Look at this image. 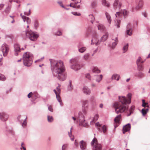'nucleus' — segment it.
I'll return each mask as SVG.
<instances>
[{"label": "nucleus", "mask_w": 150, "mask_h": 150, "mask_svg": "<svg viewBox=\"0 0 150 150\" xmlns=\"http://www.w3.org/2000/svg\"><path fill=\"white\" fill-rule=\"evenodd\" d=\"M30 10L29 9V11H28V12H25L24 13V14L25 15H27V16H28L29 15L30 13Z\"/></svg>", "instance_id": "obj_49"}, {"label": "nucleus", "mask_w": 150, "mask_h": 150, "mask_svg": "<svg viewBox=\"0 0 150 150\" xmlns=\"http://www.w3.org/2000/svg\"><path fill=\"white\" fill-rule=\"evenodd\" d=\"M128 47V44L124 45L123 48V52L124 53L126 52L127 50Z\"/></svg>", "instance_id": "obj_32"}, {"label": "nucleus", "mask_w": 150, "mask_h": 150, "mask_svg": "<svg viewBox=\"0 0 150 150\" xmlns=\"http://www.w3.org/2000/svg\"><path fill=\"white\" fill-rule=\"evenodd\" d=\"M79 117V121L80 122V125L84 127H86L87 126V123L86 121L85 120H83V121L82 120L80 121L81 119H80V116Z\"/></svg>", "instance_id": "obj_16"}, {"label": "nucleus", "mask_w": 150, "mask_h": 150, "mask_svg": "<svg viewBox=\"0 0 150 150\" xmlns=\"http://www.w3.org/2000/svg\"><path fill=\"white\" fill-rule=\"evenodd\" d=\"M47 120L49 122H51L53 121V119L52 116L48 115L47 116Z\"/></svg>", "instance_id": "obj_36"}, {"label": "nucleus", "mask_w": 150, "mask_h": 150, "mask_svg": "<svg viewBox=\"0 0 150 150\" xmlns=\"http://www.w3.org/2000/svg\"><path fill=\"white\" fill-rule=\"evenodd\" d=\"M51 62L52 69L54 70L57 74L58 79L61 81L64 80L66 78L65 68L62 62L52 60Z\"/></svg>", "instance_id": "obj_2"}, {"label": "nucleus", "mask_w": 150, "mask_h": 150, "mask_svg": "<svg viewBox=\"0 0 150 150\" xmlns=\"http://www.w3.org/2000/svg\"><path fill=\"white\" fill-rule=\"evenodd\" d=\"M91 145L93 146V150H101L102 146L101 145L97 143V140L94 138L91 142Z\"/></svg>", "instance_id": "obj_5"}, {"label": "nucleus", "mask_w": 150, "mask_h": 150, "mask_svg": "<svg viewBox=\"0 0 150 150\" xmlns=\"http://www.w3.org/2000/svg\"><path fill=\"white\" fill-rule=\"evenodd\" d=\"M102 3L103 5L107 7H109L110 6L109 3L107 2L105 0H102Z\"/></svg>", "instance_id": "obj_26"}, {"label": "nucleus", "mask_w": 150, "mask_h": 150, "mask_svg": "<svg viewBox=\"0 0 150 150\" xmlns=\"http://www.w3.org/2000/svg\"><path fill=\"white\" fill-rule=\"evenodd\" d=\"M26 35L30 40L32 41L36 40L39 36L36 33L28 30L26 31Z\"/></svg>", "instance_id": "obj_4"}, {"label": "nucleus", "mask_w": 150, "mask_h": 150, "mask_svg": "<svg viewBox=\"0 0 150 150\" xmlns=\"http://www.w3.org/2000/svg\"><path fill=\"white\" fill-rule=\"evenodd\" d=\"M4 5L3 4L0 5V10L3 7Z\"/></svg>", "instance_id": "obj_62"}, {"label": "nucleus", "mask_w": 150, "mask_h": 150, "mask_svg": "<svg viewBox=\"0 0 150 150\" xmlns=\"http://www.w3.org/2000/svg\"><path fill=\"white\" fill-rule=\"evenodd\" d=\"M33 95V93L32 92H30V93H29L28 95V98H30L31 96H32Z\"/></svg>", "instance_id": "obj_58"}, {"label": "nucleus", "mask_w": 150, "mask_h": 150, "mask_svg": "<svg viewBox=\"0 0 150 150\" xmlns=\"http://www.w3.org/2000/svg\"><path fill=\"white\" fill-rule=\"evenodd\" d=\"M14 48L15 52H20V45L17 44H16L14 45Z\"/></svg>", "instance_id": "obj_19"}, {"label": "nucleus", "mask_w": 150, "mask_h": 150, "mask_svg": "<svg viewBox=\"0 0 150 150\" xmlns=\"http://www.w3.org/2000/svg\"><path fill=\"white\" fill-rule=\"evenodd\" d=\"M88 101L87 100H83L82 102V108L83 109H85V108H87L88 106Z\"/></svg>", "instance_id": "obj_20"}, {"label": "nucleus", "mask_w": 150, "mask_h": 150, "mask_svg": "<svg viewBox=\"0 0 150 150\" xmlns=\"http://www.w3.org/2000/svg\"><path fill=\"white\" fill-rule=\"evenodd\" d=\"M131 94L129 93L127 95V99L125 96L119 97L120 102H115L113 105L116 113H122L128 110V106L126 104L131 103Z\"/></svg>", "instance_id": "obj_1"}, {"label": "nucleus", "mask_w": 150, "mask_h": 150, "mask_svg": "<svg viewBox=\"0 0 150 150\" xmlns=\"http://www.w3.org/2000/svg\"><path fill=\"white\" fill-rule=\"evenodd\" d=\"M67 145L65 144L63 145L62 146V150H66V149L67 148Z\"/></svg>", "instance_id": "obj_46"}, {"label": "nucleus", "mask_w": 150, "mask_h": 150, "mask_svg": "<svg viewBox=\"0 0 150 150\" xmlns=\"http://www.w3.org/2000/svg\"><path fill=\"white\" fill-rule=\"evenodd\" d=\"M86 50V48L85 47H82L81 48H79V52L81 53H83Z\"/></svg>", "instance_id": "obj_35"}, {"label": "nucleus", "mask_w": 150, "mask_h": 150, "mask_svg": "<svg viewBox=\"0 0 150 150\" xmlns=\"http://www.w3.org/2000/svg\"><path fill=\"white\" fill-rule=\"evenodd\" d=\"M71 62L72 64H73L71 66V68L75 70H78L80 69L82 67V66L80 65L74 59L71 60Z\"/></svg>", "instance_id": "obj_6"}, {"label": "nucleus", "mask_w": 150, "mask_h": 150, "mask_svg": "<svg viewBox=\"0 0 150 150\" xmlns=\"http://www.w3.org/2000/svg\"><path fill=\"white\" fill-rule=\"evenodd\" d=\"M33 57L30 52H27L23 55V60L24 65L27 66H30L33 62Z\"/></svg>", "instance_id": "obj_3"}, {"label": "nucleus", "mask_w": 150, "mask_h": 150, "mask_svg": "<svg viewBox=\"0 0 150 150\" xmlns=\"http://www.w3.org/2000/svg\"><path fill=\"white\" fill-rule=\"evenodd\" d=\"M119 0H115L114 3L113 4V6L115 9H116L118 7L119 8L121 7L122 4L120 3L118 5Z\"/></svg>", "instance_id": "obj_13"}, {"label": "nucleus", "mask_w": 150, "mask_h": 150, "mask_svg": "<svg viewBox=\"0 0 150 150\" xmlns=\"http://www.w3.org/2000/svg\"><path fill=\"white\" fill-rule=\"evenodd\" d=\"M89 57V54H86L83 56V58L84 60L87 61L88 60Z\"/></svg>", "instance_id": "obj_31"}, {"label": "nucleus", "mask_w": 150, "mask_h": 150, "mask_svg": "<svg viewBox=\"0 0 150 150\" xmlns=\"http://www.w3.org/2000/svg\"><path fill=\"white\" fill-rule=\"evenodd\" d=\"M120 78V76L117 74H114L112 77V79H115L117 81H118Z\"/></svg>", "instance_id": "obj_18"}, {"label": "nucleus", "mask_w": 150, "mask_h": 150, "mask_svg": "<svg viewBox=\"0 0 150 150\" xmlns=\"http://www.w3.org/2000/svg\"><path fill=\"white\" fill-rule=\"evenodd\" d=\"M4 56H6L9 51V48L6 44H3L1 47V49Z\"/></svg>", "instance_id": "obj_8"}, {"label": "nucleus", "mask_w": 150, "mask_h": 150, "mask_svg": "<svg viewBox=\"0 0 150 150\" xmlns=\"http://www.w3.org/2000/svg\"><path fill=\"white\" fill-rule=\"evenodd\" d=\"M106 16L107 17V18L108 21L109 23L110 24V23L111 22V17L110 15L107 13H105Z\"/></svg>", "instance_id": "obj_30"}, {"label": "nucleus", "mask_w": 150, "mask_h": 150, "mask_svg": "<svg viewBox=\"0 0 150 150\" xmlns=\"http://www.w3.org/2000/svg\"><path fill=\"white\" fill-rule=\"evenodd\" d=\"M121 14V13L120 12H117V14L115 15L116 17H117V16H119Z\"/></svg>", "instance_id": "obj_61"}, {"label": "nucleus", "mask_w": 150, "mask_h": 150, "mask_svg": "<svg viewBox=\"0 0 150 150\" xmlns=\"http://www.w3.org/2000/svg\"><path fill=\"white\" fill-rule=\"evenodd\" d=\"M60 85H59L57 87L56 90H54V91L56 94V97L58 101L60 103L61 102V99L59 94L61 93V89H60Z\"/></svg>", "instance_id": "obj_7"}, {"label": "nucleus", "mask_w": 150, "mask_h": 150, "mask_svg": "<svg viewBox=\"0 0 150 150\" xmlns=\"http://www.w3.org/2000/svg\"><path fill=\"white\" fill-rule=\"evenodd\" d=\"M143 6V2L142 1H139L138 6H137L135 8L137 10H138L141 8Z\"/></svg>", "instance_id": "obj_27"}, {"label": "nucleus", "mask_w": 150, "mask_h": 150, "mask_svg": "<svg viewBox=\"0 0 150 150\" xmlns=\"http://www.w3.org/2000/svg\"><path fill=\"white\" fill-rule=\"evenodd\" d=\"M139 59L137 62V64L138 66V69L139 71H142L143 69V67L142 64L139 63Z\"/></svg>", "instance_id": "obj_21"}, {"label": "nucleus", "mask_w": 150, "mask_h": 150, "mask_svg": "<svg viewBox=\"0 0 150 150\" xmlns=\"http://www.w3.org/2000/svg\"><path fill=\"white\" fill-rule=\"evenodd\" d=\"M24 144L23 143H22L21 145V150H22V149H23V150H26L25 148L23 146V145Z\"/></svg>", "instance_id": "obj_55"}, {"label": "nucleus", "mask_w": 150, "mask_h": 150, "mask_svg": "<svg viewBox=\"0 0 150 150\" xmlns=\"http://www.w3.org/2000/svg\"><path fill=\"white\" fill-rule=\"evenodd\" d=\"M122 13L124 16H125L127 15L128 14V12L126 10H124L122 11Z\"/></svg>", "instance_id": "obj_42"}, {"label": "nucleus", "mask_w": 150, "mask_h": 150, "mask_svg": "<svg viewBox=\"0 0 150 150\" xmlns=\"http://www.w3.org/2000/svg\"><path fill=\"white\" fill-rule=\"evenodd\" d=\"M142 113L143 115H145L147 113V112L144 109H142Z\"/></svg>", "instance_id": "obj_47"}, {"label": "nucleus", "mask_w": 150, "mask_h": 150, "mask_svg": "<svg viewBox=\"0 0 150 150\" xmlns=\"http://www.w3.org/2000/svg\"><path fill=\"white\" fill-rule=\"evenodd\" d=\"M120 20H117V23L116 24V25H117V27L119 28L120 27Z\"/></svg>", "instance_id": "obj_45"}, {"label": "nucleus", "mask_w": 150, "mask_h": 150, "mask_svg": "<svg viewBox=\"0 0 150 150\" xmlns=\"http://www.w3.org/2000/svg\"><path fill=\"white\" fill-rule=\"evenodd\" d=\"M134 106H132L129 109V114L127 115L128 116H129L132 113L133 111L134 110Z\"/></svg>", "instance_id": "obj_34"}, {"label": "nucleus", "mask_w": 150, "mask_h": 150, "mask_svg": "<svg viewBox=\"0 0 150 150\" xmlns=\"http://www.w3.org/2000/svg\"><path fill=\"white\" fill-rule=\"evenodd\" d=\"M99 117V116L98 115L96 114L93 118L92 121L91 122V125H92L94 124L96 122V121L97 120Z\"/></svg>", "instance_id": "obj_17"}, {"label": "nucleus", "mask_w": 150, "mask_h": 150, "mask_svg": "<svg viewBox=\"0 0 150 150\" xmlns=\"http://www.w3.org/2000/svg\"><path fill=\"white\" fill-rule=\"evenodd\" d=\"M2 63L1 61V59L0 58V66L2 65Z\"/></svg>", "instance_id": "obj_63"}, {"label": "nucleus", "mask_w": 150, "mask_h": 150, "mask_svg": "<svg viewBox=\"0 0 150 150\" xmlns=\"http://www.w3.org/2000/svg\"><path fill=\"white\" fill-rule=\"evenodd\" d=\"M142 101H143V104L142 105V106L143 107H145L146 106V105L147 104V103H145L144 102V100H143Z\"/></svg>", "instance_id": "obj_54"}, {"label": "nucleus", "mask_w": 150, "mask_h": 150, "mask_svg": "<svg viewBox=\"0 0 150 150\" xmlns=\"http://www.w3.org/2000/svg\"><path fill=\"white\" fill-rule=\"evenodd\" d=\"M96 78V81L97 82H99L103 78V76L101 75L100 76H95Z\"/></svg>", "instance_id": "obj_24"}, {"label": "nucleus", "mask_w": 150, "mask_h": 150, "mask_svg": "<svg viewBox=\"0 0 150 150\" xmlns=\"http://www.w3.org/2000/svg\"><path fill=\"white\" fill-rule=\"evenodd\" d=\"M8 115L5 113H0V118L2 121H6L8 119Z\"/></svg>", "instance_id": "obj_10"}, {"label": "nucleus", "mask_w": 150, "mask_h": 150, "mask_svg": "<svg viewBox=\"0 0 150 150\" xmlns=\"http://www.w3.org/2000/svg\"><path fill=\"white\" fill-rule=\"evenodd\" d=\"M83 91V93L86 94H89L91 93L90 90L87 86L84 87Z\"/></svg>", "instance_id": "obj_15"}, {"label": "nucleus", "mask_w": 150, "mask_h": 150, "mask_svg": "<svg viewBox=\"0 0 150 150\" xmlns=\"http://www.w3.org/2000/svg\"><path fill=\"white\" fill-rule=\"evenodd\" d=\"M139 60V63H141V64L143 63L144 61H143L142 59L140 57H138V58L137 60V62L138 60Z\"/></svg>", "instance_id": "obj_39"}, {"label": "nucleus", "mask_w": 150, "mask_h": 150, "mask_svg": "<svg viewBox=\"0 0 150 150\" xmlns=\"http://www.w3.org/2000/svg\"><path fill=\"white\" fill-rule=\"evenodd\" d=\"M55 35H62V33L60 31H58L56 33Z\"/></svg>", "instance_id": "obj_52"}, {"label": "nucleus", "mask_w": 150, "mask_h": 150, "mask_svg": "<svg viewBox=\"0 0 150 150\" xmlns=\"http://www.w3.org/2000/svg\"><path fill=\"white\" fill-rule=\"evenodd\" d=\"M26 121H24L23 123L22 126L23 127H24L26 126Z\"/></svg>", "instance_id": "obj_59"}, {"label": "nucleus", "mask_w": 150, "mask_h": 150, "mask_svg": "<svg viewBox=\"0 0 150 150\" xmlns=\"http://www.w3.org/2000/svg\"><path fill=\"white\" fill-rule=\"evenodd\" d=\"M69 6H70L71 7H72L73 8H74L76 7L75 6V3L74 4L71 3L69 5Z\"/></svg>", "instance_id": "obj_56"}, {"label": "nucleus", "mask_w": 150, "mask_h": 150, "mask_svg": "<svg viewBox=\"0 0 150 150\" xmlns=\"http://www.w3.org/2000/svg\"><path fill=\"white\" fill-rule=\"evenodd\" d=\"M132 29H128L127 30V35H131L132 34Z\"/></svg>", "instance_id": "obj_37"}, {"label": "nucleus", "mask_w": 150, "mask_h": 150, "mask_svg": "<svg viewBox=\"0 0 150 150\" xmlns=\"http://www.w3.org/2000/svg\"><path fill=\"white\" fill-rule=\"evenodd\" d=\"M21 16L23 19L24 22L26 21L27 23L28 24L30 23L31 20L29 18L26 17L25 16L22 15V13L21 14Z\"/></svg>", "instance_id": "obj_12"}, {"label": "nucleus", "mask_w": 150, "mask_h": 150, "mask_svg": "<svg viewBox=\"0 0 150 150\" xmlns=\"http://www.w3.org/2000/svg\"><path fill=\"white\" fill-rule=\"evenodd\" d=\"M108 34L107 32L105 33V34L102 37L101 40L103 41H105L108 37Z\"/></svg>", "instance_id": "obj_23"}, {"label": "nucleus", "mask_w": 150, "mask_h": 150, "mask_svg": "<svg viewBox=\"0 0 150 150\" xmlns=\"http://www.w3.org/2000/svg\"><path fill=\"white\" fill-rule=\"evenodd\" d=\"M81 2V0H75V6L76 7H74V8H80V5L76 6V4L78 3H79Z\"/></svg>", "instance_id": "obj_28"}, {"label": "nucleus", "mask_w": 150, "mask_h": 150, "mask_svg": "<svg viewBox=\"0 0 150 150\" xmlns=\"http://www.w3.org/2000/svg\"><path fill=\"white\" fill-rule=\"evenodd\" d=\"M72 13L75 16H80L81 15L80 13H77L76 12H72Z\"/></svg>", "instance_id": "obj_51"}, {"label": "nucleus", "mask_w": 150, "mask_h": 150, "mask_svg": "<svg viewBox=\"0 0 150 150\" xmlns=\"http://www.w3.org/2000/svg\"><path fill=\"white\" fill-rule=\"evenodd\" d=\"M6 79V78L3 75H1L0 74V80L2 81L5 80Z\"/></svg>", "instance_id": "obj_40"}, {"label": "nucleus", "mask_w": 150, "mask_h": 150, "mask_svg": "<svg viewBox=\"0 0 150 150\" xmlns=\"http://www.w3.org/2000/svg\"><path fill=\"white\" fill-rule=\"evenodd\" d=\"M96 4H96V2L94 1V2H93L92 3V5L93 7H94L95 6H96Z\"/></svg>", "instance_id": "obj_57"}, {"label": "nucleus", "mask_w": 150, "mask_h": 150, "mask_svg": "<svg viewBox=\"0 0 150 150\" xmlns=\"http://www.w3.org/2000/svg\"><path fill=\"white\" fill-rule=\"evenodd\" d=\"M80 147L81 149L85 150L86 149V143L83 141H81L80 142Z\"/></svg>", "instance_id": "obj_14"}, {"label": "nucleus", "mask_w": 150, "mask_h": 150, "mask_svg": "<svg viewBox=\"0 0 150 150\" xmlns=\"http://www.w3.org/2000/svg\"><path fill=\"white\" fill-rule=\"evenodd\" d=\"M89 17L91 19V20H90L91 22L92 23H93V21H94L95 18L92 15H90L89 16Z\"/></svg>", "instance_id": "obj_38"}, {"label": "nucleus", "mask_w": 150, "mask_h": 150, "mask_svg": "<svg viewBox=\"0 0 150 150\" xmlns=\"http://www.w3.org/2000/svg\"><path fill=\"white\" fill-rule=\"evenodd\" d=\"M115 42H113L112 43V47L113 48H115V46L117 45L118 42V41L117 39V38H116L115 40Z\"/></svg>", "instance_id": "obj_33"}, {"label": "nucleus", "mask_w": 150, "mask_h": 150, "mask_svg": "<svg viewBox=\"0 0 150 150\" xmlns=\"http://www.w3.org/2000/svg\"><path fill=\"white\" fill-rule=\"evenodd\" d=\"M97 38L96 37H93L91 40V44H92V43H93V44H95L96 45H98V42H97Z\"/></svg>", "instance_id": "obj_25"}, {"label": "nucleus", "mask_w": 150, "mask_h": 150, "mask_svg": "<svg viewBox=\"0 0 150 150\" xmlns=\"http://www.w3.org/2000/svg\"><path fill=\"white\" fill-rule=\"evenodd\" d=\"M79 115L80 116V115H81V117H83V116L82 115V114L81 113V112H79Z\"/></svg>", "instance_id": "obj_64"}, {"label": "nucleus", "mask_w": 150, "mask_h": 150, "mask_svg": "<svg viewBox=\"0 0 150 150\" xmlns=\"http://www.w3.org/2000/svg\"><path fill=\"white\" fill-rule=\"evenodd\" d=\"M72 128H71V130H70V132H69V136L70 137H71V139L72 140H73L74 139V137L73 136H71V129Z\"/></svg>", "instance_id": "obj_41"}, {"label": "nucleus", "mask_w": 150, "mask_h": 150, "mask_svg": "<svg viewBox=\"0 0 150 150\" xmlns=\"http://www.w3.org/2000/svg\"><path fill=\"white\" fill-rule=\"evenodd\" d=\"M138 76L142 78L144 76V74L142 73H140L137 75Z\"/></svg>", "instance_id": "obj_48"}, {"label": "nucleus", "mask_w": 150, "mask_h": 150, "mask_svg": "<svg viewBox=\"0 0 150 150\" xmlns=\"http://www.w3.org/2000/svg\"><path fill=\"white\" fill-rule=\"evenodd\" d=\"M86 77L89 80H91V77L90 76V75L89 74H87L86 76Z\"/></svg>", "instance_id": "obj_53"}, {"label": "nucleus", "mask_w": 150, "mask_h": 150, "mask_svg": "<svg viewBox=\"0 0 150 150\" xmlns=\"http://www.w3.org/2000/svg\"><path fill=\"white\" fill-rule=\"evenodd\" d=\"M48 110L51 112H52L53 111V109L51 105H50L48 107Z\"/></svg>", "instance_id": "obj_50"}, {"label": "nucleus", "mask_w": 150, "mask_h": 150, "mask_svg": "<svg viewBox=\"0 0 150 150\" xmlns=\"http://www.w3.org/2000/svg\"><path fill=\"white\" fill-rule=\"evenodd\" d=\"M121 115H119L116 117L114 119V125L115 128L117 127L119 124V122L121 118Z\"/></svg>", "instance_id": "obj_9"}, {"label": "nucleus", "mask_w": 150, "mask_h": 150, "mask_svg": "<svg viewBox=\"0 0 150 150\" xmlns=\"http://www.w3.org/2000/svg\"><path fill=\"white\" fill-rule=\"evenodd\" d=\"M98 29L100 30L101 31H104L105 29L104 26L101 24H99L98 25Z\"/></svg>", "instance_id": "obj_22"}, {"label": "nucleus", "mask_w": 150, "mask_h": 150, "mask_svg": "<svg viewBox=\"0 0 150 150\" xmlns=\"http://www.w3.org/2000/svg\"><path fill=\"white\" fill-rule=\"evenodd\" d=\"M131 128V125L129 124H128L123 127L122 132L123 134L129 131Z\"/></svg>", "instance_id": "obj_11"}, {"label": "nucleus", "mask_w": 150, "mask_h": 150, "mask_svg": "<svg viewBox=\"0 0 150 150\" xmlns=\"http://www.w3.org/2000/svg\"><path fill=\"white\" fill-rule=\"evenodd\" d=\"M92 71L93 72L96 73H99L100 72V70L96 67H94Z\"/></svg>", "instance_id": "obj_29"}, {"label": "nucleus", "mask_w": 150, "mask_h": 150, "mask_svg": "<svg viewBox=\"0 0 150 150\" xmlns=\"http://www.w3.org/2000/svg\"><path fill=\"white\" fill-rule=\"evenodd\" d=\"M96 127L99 129H100V128L101 127V125L99 122H97L96 124Z\"/></svg>", "instance_id": "obj_43"}, {"label": "nucleus", "mask_w": 150, "mask_h": 150, "mask_svg": "<svg viewBox=\"0 0 150 150\" xmlns=\"http://www.w3.org/2000/svg\"><path fill=\"white\" fill-rule=\"evenodd\" d=\"M106 127L104 125L102 127V130L103 133H105L106 131Z\"/></svg>", "instance_id": "obj_44"}, {"label": "nucleus", "mask_w": 150, "mask_h": 150, "mask_svg": "<svg viewBox=\"0 0 150 150\" xmlns=\"http://www.w3.org/2000/svg\"><path fill=\"white\" fill-rule=\"evenodd\" d=\"M74 144L76 147L78 146V143L76 140H75V141Z\"/></svg>", "instance_id": "obj_60"}]
</instances>
